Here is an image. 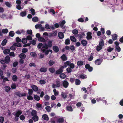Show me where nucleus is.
<instances>
[{"label": "nucleus", "instance_id": "obj_6", "mask_svg": "<svg viewBox=\"0 0 123 123\" xmlns=\"http://www.w3.org/2000/svg\"><path fill=\"white\" fill-rule=\"evenodd\" d=\"M22 113V111H18L15 113L13 112L12 113V114L14 115H15L16 117H18Z\"/></svg>", "mask_w": 123, "mask_h": 123}, {"label": "nucleus", "instance_id": "obj_48", "mask_svg": "<svg viewBox=\"0 0 123 123\" xmlns=\"http://www.w3.org/2000/svg\"><path fill=\"white\" fill-rule=\"evenodd\" d=\"M5 4L7 6L9 7H11V4L9 3L8 2H6L5 3Z\"/></svg>", "mask_w": 123, "mask_h": 123}, {"label": "nucleus", "instance_id": "obj_50", "mask_svg": "<svg viewBox=\"0 0 123 123\" xmlns=\"http://www.w3.org/2000/svg\"><path fill=\"white\" fill-rule=\"evenodd\" d=\"M16 8L18 10H20L22 9L20 4L17 5H16Z\"/></svg>", "mask_w": 123, "mask_h": 123}, {"label": "nucleus", "instance_id": "obj_16", "mask_svg": "<svg viewBox=\"0 0 123 123\" xmlns=\"http://www.w3.org/2000/svg\"><path fill=\"white\" fill-rule=\"evenodd\" d=\"M42 117L43 118L46 120H48L49 118L47 115L46 114L43 115H42Z\"/></svg>", "mask_w": 123, "mask_h": 123}, {"label": "nucleus", "instance_id": "obj_63", "mask_svg": "<svg viewBox=\"0 0 123 123\" xmlns=\"http://www.w3.org/2000/svg\"><path fill=\"white\" fill-rule=\"evenodd\" d=\"M44 98L45 100H49V97L47 95H46L44 97Z\"/></svg>", "mask_w": 123, "mask_h": 123}, {"label": "nucleus", "instance_id": "obj_8", "mask_svg": "<svg viewBox=\"0 0 123 123\" xmlns=\"http://www.w3.org/2000/svg\"><path fill=\"white\" fill-rule=\"evenodd\" d=\"M66 108V110L68 111L72 112L73 111L72 107L70 106H67Z\"/></svg>", "mask_w": 123, "mask_h": 123}, {"label": "nucleus", "instance_id": "obj_64", "mask_svg": "<svg viewBox=\"0 0 123 123\" xmlns=\"http://www.w3.org/2000/svg\"><path fill=\"white\" fill-rule=\"evenodd\" d=\"M18 63L17 62H15L13 63V66L14 67H16L18 65Z\"/></svg>", "mask_w": 123, "mask_h": 123}, {"label": "nucleus", "instance_id": "obj_29", "mask_svg": "<svg viewBox=\"0 0 123 123\" xmlns=\"http://www.w3.org/2000/svg\"><path fill=\"white\" fill-rule=\"evenodd\" d=\"M81 43L83 45L86 46L87 44V42L85 40H83L81 41Z\"/></svg>", "mask_w": 123, "mask_h": 123}, {"label": "nucleus", "instance_id": "obj_60", "mask_svg": "<svg viewBox=\"0 0 123 123\" xmlns=\"http://www.w3.org/2000/svg\"><path fill=\"white\" fill-rule=\"evenodd\" d=\"M41 24H36L35 25V27L36 29H38V28H40V27H41Z\"/></svg>", "mask_w": 123, "mask_h": 123}, {"label": "nucleus", "instance_id": "obj_49", "mask_svg": "<svg viewBox=\"0 0 123 123\" xmlns=\"http://www.w3.org/2000/svg\"><path fill=\"white\" fill-rule=\"evenodd\" d=\"M112 37L113 40H115L117 38V35L116 34H114L112 35Z\"/></svg>", "mask_w": 123, "mask_h": 123}, {"label": "nucleus", "instance_id": "obj_32", "mask_svg": "<svg viewBox=\"0 0 123 123\" xmlns=\"http://www.w3.org/2000/svg\"><path fill=\"white\" fill-rule=\"evenodd\" d=\"M55 63L54 61L52 60H50L48 64L50 66H51Z\"/></svg>", "mask_w": 123, "mask_h": 123}, {"label": "nucleus", "instance_id": "obj_19", "mask_svg": "<svg viewBox=\"0 0 123 123\" xmlns=\"http://www.w3.org/2000/svg\"><path fill=\"white\" fill-rule=\"evenodd\" d=\"M19 57L21 58L24 59L25 58L26 56L24 53H22L19 55Z\"/></svg>", "mask_w": 123, "mask_h": 123}, {"label": "nucleus", "instance_id": "obj_53", "mask_svg": "<svg viewBox=\"0 0 123 123\" xmlns=\"http://www.w3.org/2000/svg\"><path fill=\"white\" fill-rule=\"evenodd\" d=\"M66 70L67 72L68 73H71L72 71V70L71 68L69 67H68L67 68Z\"/></svg>", "mask_w": 123, "mask_h": 123}, {"label": "nucleus", "instance_id": "obj_28", "mask_svg": "<svg viewBox=\"0 0 123 123\" xmlns=\"http://www.w3.org/2000/svg\"><path fill=\"white\" fill-rule=\"evenodd\" d=\"M27 39L26 38H23L22 40V42L24 44L26 43L27 42Z\"/></svg>", "mask_w": 123, "mask_h": 123}, {"label": "nucleus", "instance_id": "obj_27", "mask_svg": "<svg viewBox=\"0 0 123 123\" xmlns=\"http://www.w3.org/2000/svg\"><path fill=\"white\" fill-rule=\"evenodd\" d=\"M30 55L32 57H36L37 56V54L34 52H31L30 53Z\"/></svg>", "mask_w": 123, "mask_h": 123}, {"label": "nucleus", "instance_id": "obj_59", "mask_svg": "<svg viewBox=\"0 0 123 123\" xmlns=\"http://www.w3.org/2000/svg\"><path fill=\"white\" fill-rule=\"evenodd\" d=\"M113 49H114L113 48L109 47L108 48L107 50L108 52H110L112 51Z\"/></svg>", "mask_w": 123, "mask_h": 123}, {"label": "nucleus", "instance_id": "obj_26", "mask_svg": "<svg viewBox=\"0 0 123 123\" xmlns=\"http://www.w3.org/2000/svg\"><path fill=\"white\" fill-rule=\"evenodd\" d=\"M7 41L6 39H4L2 41L1 44L2 46H4L6 44Z\"/></svg>", "mask_w": 123, "mask_h": 123}, {"label": "nucleus", "instance_id": "obj_55", "mask_svg": "<svg viewBox=\"0 0 123 123\" xmlns=\"http://www.w3.org/2000/svg\"><path fill=\"white\" fill-rule=\"evenodd\" d=\"M78 21L81 22H83L84 21V20L82 18H80L78 19Z\"/></svg>", "mask_w": 123, "mask_h": 123}, {"label": "nucleus", "instance_id": "obj_11", "mask_svg": "<svg viewBox=\"0 0 123 123\" xmlns=\"http://www.w3.org/2000/svg\"><path fill=\"white\" fill-rule=\"evenodd\" d=\"M85 67L86 68L88 69L89 71H91L92 70V68L90 67L89 65L88 64H86L85 66Z\"/></svg>", "mask_w": 123, "mask_h": 123}, {"label": "nucleus", "instance_id": "obj_61", "mask_svg": "<svg viewBox=\"0 0 123 123\" xmlns=\"http://www.w3.org/2000/svg\"><path fill=\"white\" fill-rule=\"evenodd\" d=\"M0 62L2 64H5V63H6L5 59H0Z\"/></svg>", "mask_w": 123, "mask_h": 123}, {"label": "nucleus", "instance_id": "obj_40", "mask_svg": "<svg viewBox=\"0 0 123 123\" xmlns=\"http://www.w3.org/2000/svg\"><path fill=\"white\" fill-rule=\"evenodd\" d=\"M36 40L35 39H34L31 41H30V43H31L33 45H35L36 44Z\"/></svg>", "mask_w": 123, "mask_h": 123}, {"label": "nucleus", "instance_id": "obj_31", "mask_svg": "<svg viewBox=\"0 0 123 123\" xmlns=\"http://www.w3.org/2000/svg\"><path fill=\"white\" fill-rule=\"evenodd\" d=\"M70 39L73 42H76V40L75 37L73 36H71L70 37Z\"/></svg>", "mask_w": 123, "mask_h": 123}, {"label": "nucleus", "instance_id": "obj_24", "mask_svg": "<svg viewBox=\"0 0 123 123\" xmlns=\"http://www.w3.org/2000/svg\"><path fill=\"white\" fill-rule=\"evenodd\" d=\"M77 64L80 67L83 65V62L82 61H79L77 62Z\"/></svg>", "mask_w": 123, "mask_h": 123}, {"label": "nucleus", "instance_id": "obj_51", "mask_svg": "<svg viewBox=\"0 0 123 123\" xmlns=\"http://www.w3.org/2000/svg\"><path fill=\"white\" fill-rule=\"evenodd\" d=\"M29 66L30 67H35L36 66V65L34 63L32 62L29 64Z\"/></svg>", "mask_w": 123, "mask_h": 123}, {"label": "nucleus", "instance_id": "obj_17", "mask_svg": "<svg viewBox=\"0 0 123 123\" xmlns=\"http://www.w3.org/2000/svg\"><path fill=\"white\" fill-rule=\"evenodd\" d=\"M32 20L34 22H38L39 21L38 18L37 17L35 16L32 18Z\"/></svg>", "mask_w": 123, "mask_h": 123}, {"label": "nucleus", "instance_id": "obj_4", "mask_svg": "<svg viewBox=\"0 0 123 123\" xmlns=\"http://www.w3.org/2000/svg\"><path fill=\"white\" fill-rule=\"evenodd\" d=\"M66 23V21L65 20H62L61 23L60 24V25L61 27L62 28V29H64V30L63 31H66V30L65 29V26L64 25Z\"/></svg>", "mask_w": 123, "mask_h": 123}, {"label": "nucleus", "instance_id": "obj_38", "mask_svg": "<svg viewBox=\"0 0 123 123\" xmlns=\"http://www.w3.org/2000/svg\"><path fill=\"white\" fill-rule=\"evenodd\" d=\"M30 10L31 14L33 15H34L35 14V10L33 8H31Z\"/></svg>", "mask_w": 123, "mask_h": 123}, {"label": "nucleus", "instance_id": "obj_62", "mask_svg": "<svg viewBox=\"0 0 123 123\" xmlns=\"http://www.w3.org/2000/svg\"><path fill=\"white\" fill-rule=\"evenodd\" d=\"M16 85L14 84H12L11 86V87L12 89H15L16 88Z\"/></svg>", "mask_w": 123, "mask_h": 123}, {"label": "nucleus", "instance_id": "obj_43", "mask_svg": "<svg viewBox=\"0 0 123 123\" xmlns=\"http://www.w3.org/2000/svg\"><path fill=\"white\" fill-rule=\"evenodd\" d=\"M80 78L82 79H84L85 78H87L86 76L84 74H82L80 75Z\"/></svg>", "mask_w": 123, "mask_h": 123}, {"label": "nucleus", "instance_id": "obj_23", "mask_svg": "<svg viewBox=\"0 0 123 123\" xmlns=\"http://www.w3.org/2000/svg\"><path fill=\"white\" fill-rule=\"evenodd\" d=\"M53 50L56 52H58L59 50V49L57 46H54L53 47Z\"/></svg>", "mask_w": 123, "mask_h": 123}, {"label": "nucleus", "instance_id": "obj_10", "mask_svg": "<svg viewBox=\"0 0 123 123\" xmlns=\"http://www.w3.org/2000/svg\"><path fill=\"white\" fill-rule=\"evenodd\" d=\"M5 59L6 63H8L10 60V58L9 56L7 55L6 56L5 58Z\"/></svg>", "mask_w": 123, "mask_h": 123}, {"label": "nucleus", "instance_id": "obj_15", "mask_svg": "<svg viewBox=\"0 0 123 123\" xmlns=\"http://www.w3.org/2000/svg\"><path fill=\"white\" fill-rule=\"evenodd\" d=\"M27 14L26 11H25L21 12L20 13V15L22 17H24Z\"/></svg>", "mask_w": 123, "mask_h": 123}, {"label": "nucleus", "instance_id": "obj_42", "mask_svg": "<svg viewBox=\"0 0 123 123\" xmlns=\"http://www.w3.org/2000/svg\"><path fill=\"white\" fill-rule=\"evenodd\" d=\"M12 80L14 81H16L17 80L18 77H17L15 75H14L12 76Z\"/></svg>", "mask_w": 123, "mask_h": 123}, {"label": "nucleus", "instance_id": "obj_47", "mask_svg": "<svg viewBox=\"0 0 123 123\" xmlns=\"http://www.w3.org/2000/svg\"><path fill=\"white\" fill-rule=\"evenodd\" d=\"M14 34V33L13 31H10L9 33L10 36L12 37H13Z\"/></svg>", "mask_w": 123, "mask_h": 123}, {"label": "nucleus", "instance_id": "obj_5", "mask_svg": "<svg viewBox=\"0 0 123 123\" xmlns=\"http://www.w3.org/2000/svg\"><path fill=\"white\" fill-rule=\"evenodd\" d=\"M64 68V66H61L59 69L56 71V73L57 74H60L63 72Z\"/></svg>", "mask_w": 123, "mask_h": 123}, {"label": "nucleus", "instance_id": "obj_57", "mask_svg": "<svg viewBox=\"0 0 123 123\" xmlns=\"http://www.w3.org/2000/svg\"><path fill=\"white\" fill-rule=\"evenodd\" d=\"M104 43L103 42V41H101L99 43V46H101L102 47L104 45Z\"/></svg>", "mask_w": 123, "mask_h": 123}, {"label": "nucleus", "instance_id": "obj_12", "mask_svg": "<svg viewBox=\"0 0 123 123\" xmlns=\"http://www.w3.org/2000/svg\"><path fill=\"white\" fill-rule=\"evenodd\" d=\"M91 33L90 32H88L87 33V38L88 40L91 39L92 37L91 35Z\"/></svg>", "mask_w": 123, "mask_h": 123}, {"label": "nucleus", "instance_id": "obj_2", "mask_svg": "<svg viewBox=\"0 0 123 123\" xmlns=\"http://www.w3.org/2000/svg\"><path fill=\"white\" fill-rule=\"evenodd\" d=\"M52 46V41L49 40L47 44H45L43 46V47H44L46 49L48 48L51 47Z\"/></svg>", "mask_w": 123, "mask_h": 123}, {"label": "nucleus", "instance_id": "obj_13", "mask_svg": "<svg viewBox=\"0 0 123 123\" xmlns=\"http://www.w3.org/2000/svg\"><path fill=\"white\" fill-rule=\"evenodd\" d=\"M71 63L69 61H67L65 62L64 63V65L62 66H64V68L68 66H69L70 65Z\"/></svg>", "mask_w": 123, "mask_h": 123}, {"label": "nucleus", "instance_id": "obj_54", "mask_svg": "<svg viewBox=\"0 0 123 123\" xmlns=\"http://www.w3.org/2000/svg\"><path fill=\"white\" fill-rule=\"evenodd\" d=\"M45 108L46 110L47 111H50V110L51 108L49 106H46L45 107Z\"/></svg>", "mask_w": 123, "mask_h": 123}, {"label": "nucleus", "instance_id": "obj_56", "mask_svg": "<svg viewBox=\"0 0 123 123\" xmlns=\"http://www.w3.org/2000/svg\"><path fill=\"white\" fill-rule=\"evenodd\" d=\"M65 43L67 45L70 44V40L69 39H68L66 40Z\"/></svg>", "mask_w": 123, "mask_h": 123}, {"label": "nucleus", "instance_id": "obj_14", "mask_svg": "<svg viewBox=\"0 0 123 123\" xmlns=\"http://www.w3.org/2000/svg\"><path fill=\"white\" fill-rule=\"evenodd\" d=\"M58 35L59 38L60 39H62L64 37V35L61 32H59L58 33Z\"/></svg>", "mask_w": 123, "mask_h": 123}, {"label": "nucleus", "instance_id": "obj_46", "mask_svg": "<svg viewBox=\"0 0 123 123\" xmlns=\"http://www.w3.org/2000/svg\"><path fill=\"white\" fill-rule=\"evenodd\" d=\"M102 49V47L99 45L97 46L96 47V49L98 51H100Z\"/></svg>", "mask_w": 123, "mask_h": 123}, {"label": "nucleus", "instance_id": "obj_39", "mask_svg": "<svg viewBox=\"0 0 123 123\" xmlns=\"http://www.w3.org/2000/svg\"><path fill=\"white\" fill-rule=\"evenodd\" d=\"M61 78L65 79L66 77V75L63 73H62L60 75Z\"/></svg>", "mask_w": 123, "mask_h": 123}, {"label": "nucleus", "instance_id": "obj_44", "mask_svg": "<svg viewBox=\"0 0 123 123\" xmlns=\"http://www.w3.org/2000/svg\"><path fill=\"white\" fill-rule=\"evenodd\" d=\"M36 106L38 108H40V109H42L41 105L39 103H38L36 104Z\"/></svg>", "mask_w": 123, "mask_h": 123}, {"label": "nucleus", "instance_id": "obj_20", "mask_svg": "<svg viewBox=\"0 0 123 123\" xmlns=\"http://www.w3.org/2000/svg\"><path fill=\"white\" fill-rule=\"evenodd\" d=\"M32 119L34 122L37 121L38 120V117L37 115L34 116L32 117Z\"/></svg>", "mask_w": 123, "mask_h": 123}, {"label": "nucleus", "instance_id": "obj_1", "mask_svg": "<svg viewBox=\"0 0 123 123\" xmlns=\"http://www.w3.org/2000/svg\"><path fill=\"white\" fill-rule=\"evenodd\" d=\"M60 82L59 80H56L55 83L53 84L52 87L53 88H59L61 86Z\"/></svg>", "mask_w": 123, "mask_h": 123}, {"label": "nucleus", "instance_id": "obj_7", "mask_svg": "<svg viewBox=\"0 0 123 123\" xmlns=\"http://www.w3.org/2000/svg\"><path fill=\"white\" fill-rule=\"evenodd\" d=\"M64 87L65 88L67 87L68 85V83L66 81H64L62 83Z\"/></svg>", "mask_w": 123, "mask_h": 123}, {"label": "nucleus", "instance_id": "obj_45", "mask_svg": "<svg viewBox=\"0 0 123 123\" xmlns=\"http://www.w3.org/2000/svg\"><path fill=\"white\" fill-rule=\"evenodd\" d=\"M38 40L39 41L41 42H44L45 41V40L44 38L41 37L39 38Z\"/></svg>", "mask_w": 123, "mask_h": 123}, {"label": "nucleus", "instance_id": "obj_33", "mask_svg": "<svg viewBox=\"0 0 123 123\" xmlns=\"http://www.w3.org/2000/svg\"><path fill=\"white\" fill-rule=\"evenodd\" d=\"M75 84L76 85H80V81L78 79H76L75 80Z\"/></svg>", "mask_w": 123, "mask_h": 123}, {"label": "nucleus", "instance_id": "obj_36", "mask_svg": "<svg viewBox=\"0 0 123 123\" xmlns=\"http://www.w3.org/2000/svg\"><path fill=\"white\" fill-rule=\"evenodd\" d=\"M49 71L50 72L52 73H53L55 72V69L54 68H49Z\"/></svg>", "mask_w": 123, "mask_h": 123}, {"label": "nucleus", "instance_id": "obj_34", "mask_svg": "<svg viewBox=\"0 0 123 123\" xmlns=\"http://www.w3.org/2000/svg\"><path fill=\"white\" fill-rule=\"evenodd\" d=\"M31 114L33 116H35L36 115L37 111L35 110H33L31 112Z\"/></svg>", "mask_w": 123, "mask_h": 123}, {"label": "nucleus", "instance_id": "obj_22", "mask_svg": "<svg viewBox=\"0 0 123 123\" xmlns=\"http://www.w3.org/2000/svg\"><path fill=\"white\" fill-rule=\"evenodd\" d=\"M47 71V68H42L40 69V71L41 72H45Z\"/></svg>", "mask_w": 123, "mask_h": 123}, {"label": "nucleus", "instance_id": "obj_52", "mask_svg": "<svg viewBox=\"0 0 123 123\" xmlns=\"http://www.w3.org/2000/svg\"><path fill=\"white\" fill-rule=\"evenodd\" d=\"M28 94L29 95H31L32 94L33 92V90L31 89H29L28 90Z\"/></svg>", "mask_w": 123, "mask_h": 123}, {"label": "nucleus", "instance_id": "obj_18", "mask_svg": "<svg viewBox=\"0 0 123 123\" xmlns=\"http://www.w3.org/2000/svg\"><path fill=\"white\" fill-rule=\"evenodd\" d=\"M101 62V61L100 60L98 59L95 61V63L97 65H99Z\"/></svg>", "mask_w": 123, "mask_h": 123}, {"label": "nucleus", "instance_id": "obj_21", "mask_svg": "<svg viewBox=\"0 0 123 123\" xmlns=\"http://www.w3.org/2000/svg\"><path fill=\"white\" fill-rule=\"evenodd\" d=\"M10 50L8 49H6L4 50L3 52L4 54L7 55L9 53Z\"/></svg>", "mask_w": 123, "mask_h": 123}, {"label": "nucleus", "instance_id": "obj_35", "mask_svg": "<svg viewBox=\"0 0 123 123\" xmlns=\"http://www.w3.org/2000/svg\"><path fill=\"white\" fill-rule=\"evenodd\" d=\"M32 35H28L26 37V38L27 40H31L32 39Z\"/></svg>", "mask_w": 123, "mask_h": 123}, {"label": "nucleus", "instance_id": "obj_41", "mask_svg": "<svg viewBox=\"0 0 123 123\" xmlns=\"http://www.w3.org/2000/svg\"><path fill=\"white\" fill-rule=\"evenodd\" d=\"M14 45L15 46H17L18 47H21V45L20 43H19L18 42L14 43Z\"/></svg>", "mask_w": 123, "mask_h": 123}, {"label": "nucleus", "instance_id": "obj_9", "mask_svg": "<svg viewBox=\"0 0 123 123\" xmlns=\"http://www.w3.org/2000/svg\"><path fill=\"white\" fill-rule=\"evenodd\" d=\"M31 87L34 91H37L38 90L37 87L35 85H32L31 86Z\"/></svg>", "mask_w": 123, "mask_h": 123}, {"label": "nucleus", "instance_id": "obj_25", "mask_svg": "<svg viewBox=\"0 0 123 123\" xmlns=\"http://www.w3.org/2000/svg\"><path fill=\"white\" fill-rule=\"evenodd\" d=\"M34 99L37 101H39L40 99L39 97L37 95H34Z\"/></svg>", "mask_w": 123, "mask_h": 123}, {"label": "nucleus", "instance_id": "obj_58", "mask_svg": "<svg viewBox=\"0 0 123 123\" xmlns=\"http://www.w3.org/2000/svg\"><path fill=\"white\" fill-rule=\"evenodd\" d=\"M5 91L6 92H8L10 89V87L8 86H6L5 87Z\"/></svg>", "mask_w": 123, "mask_h": 123}, {"label": "nucleus", "instance_id": "obj_3", "mask_svg": "<svg viewBox=\"0 0 123 123\" xmlns=\"http://www.w3.org/2000/svg\"><path fill=\"white\" fill-rule=\"evenodd\" d=\"M45 28L47 29H51L52 30L54 29V27L53 25H49L48 24L45 25Z\"/></svg>", "mask_w": 123, "mask_h": 123}, {"label": "nucleus", "instance_id": "obj_37", "mask_svg": "<svg viewBox=\"0 0 123 123\" xmlns=\"http://www.w3.org/2000/svg\"><path fill=\"white\" fill-rule=\"evenodd\" d=\"M61 58L62 60L63 61H66L67 60V57L64 54H63L61 56Z\"/></svg>", "mask_w": 123, "mask_h": 123}, {"label": "nucleus", "instance_id": "obj_30", "mask_svg": "<svg viewBox=\"0 0 123 123\" xmlns=\"http://www.w3.org/2000/svg\"><path fill=\"white\" fill-rule=\"evenodd\" d=\"M53 92H54V94L55 96H57L59 94V92L57 91L55 89H54L53 90Z\"/></svg>", "mask_w": 123, "mask_h": 123}]
</instances>
